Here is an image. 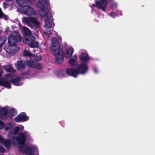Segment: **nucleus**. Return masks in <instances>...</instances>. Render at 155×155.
Returning <instances> with one entry per match:
<instances>
[{"instance_id":"7c9ffc66","label":"nucleus","mask_w":155,"mask_h":155,"mask_svg":"<svg viewBox=\"0 0 155 155\" xmlns=\"http://www.w3.org/2000/svg\"><path fill=\"white\" fill-rule=\"evenodd\" d=\"M94 72L95 73H97V72H98V69L96 68H94Z\"/></svg>"},{"instance_id":"c756f323","label":"nucleus","mask_w":155,"mask_h":155,"mask_svg":"<svg viewBox=\"0 0 155 155\" xmlns=\"http://www.w3.org/2000/svg\"><path fill=\"white\" fill-rule=\"evenodd\" d=\"M4 73L3 70L2 69H0V77Z\"/></svg>"},{"instance_id":"2f4dec72","label":"nucleus","mask_w":155,"mask_h":155,"mask_svg":"<svg viewBox=\"0 0 155 155\" xmlns=\"http://www.w3.org/2000/svg\"><path fill=\"white\" fill-rule=\"evenodd\" d=\"M9 28H8V27H7L6 28V29H5V32H8V31H9Z\"/></svg>"},{"instance_id":"bb28decb","label":"nucleus","mask_w":155,"mask_h":155,"mask_svg":"<svg viewBox=\"0 0 155 155\" xmlns=\"http://www.w3.org/2000/svg\"><path fill=\"white\" fill-rule=\"evenodd\" d=\"M5 151L4 148L2 146H0V152L3 153Z\"/></svg>"},{"instance_id":"f3484780","label":"nucleus","mask_w":155,"mask_h":155,"mask_svg":"<svg viewBox=\"0 0 155 155\" xmlns=\"http://www.w3.org/2000/svg\"><path fill=\"white\" fill-rule=\"evenodd\" d=\"M77 59V57L75 55H74L69 60L68 62L72 66H74L76 64V61Z\"/></svg>"},{"instance_id":"393cba45","label":"nucleus","mask_w":155,"mask_h":155,"mask_svg":"<svg viewBox=\"0 0 155 155\" xmlns=\"http://www.w3.org/2000/svg\"><path fill=\"white\" fill-rule=\"evenodd\" d=\"M5 124L2 121L0 120V129H2L4 128Z\"/></svg>"},{"instance_id":"423d86ee","label":"nucleus","mask_w":155,"mask_h":155,"mask_svg":"<svg viewBox=\"0 0 155 155\" xmlns=\"http://www.w3.org/2000/svg\"><path fill=\"white\" fill-rule=\"evenodd\" d=\"M88 67L84 63H81L77 67V69L73 68H70L66 70L67 74L74 78H76L79 74H84L87 71Z\"/></svg>"},{"instance_id":"58836bf2","label":"nucleus","mask_w":155,"mask_h":155,"mask_svg":"<svg viewBox=\"0 0 155 155\" xmlns=\"http://www.w3.org/2000/svg\"><path fill=\"white\" fill-rule=\"evenodd\" d=\"M12 110H13V111H15V110H14V109H13V108H12Z\"/></svg>"},{"instance_id":"2eb2a0df","label":"nucleus","mask_w":155,"mask_h":155,"mask_svg":"<svg viewBox=\"0 0 155 155\" xmlns=\"http://www.w3.org/2000/svg\"><path fill=\"white\" fill-rule=\"evenodd\" d=\"M15 65L18 70L19 71H22L25 68V62L22 61H18L15 64Z\"/></svg>"},{"instance_id":"9d476101","label":"nucleus","mask_w":155,"mask_h":155,"mask_svg":"<svg viewBox=\"0 0 155 155\" xmlns=\"http://www.w3.org/2000/svg\"><path fill=\"white\" fill-rule=\"evenodd\" d=\"M108 4L107 0H99L96 1L95 3L93 5V6L98 9H102L104 12L106 11L105 8Z\"/></svg>"},{"instance_id":"aec40b11","label":"nucleus","mask_w":155,"mask_h":155,"mask_svg":"<svg viewBox=\"0 0 155 155\" xmlns=\"http://www.w3.org/2000/svg\"><path fill=\"white\" fill-rule=\"evenodd\" d=\"M8 111V107L5 106L4 107H0V112L3 113L4 115L6 114Z\"/></svg>"},{"instance_id":"c85d7f7f","label":"nucleus","mask_w":155,"mask_h":155,"mask_svg":"<svg viewBox=\"0 0 155 155\" xmlns=\"http://www.w3.org/2000/svg\"><path fill=\"white\" fill-rule=\"evenodd\" d=\"M8 5L5 3H3V7L4 8H6L8 7Z\"/></svg>"},{"instance_id":"b1692460","label":"nucleus","mask_w":155,"mask_h":155,"mask_svg":"<svg viewBox=\"0 0 155 155\" xmlns=\"http://www.w3.org/2000/svg\"><path fill=\"white\" fill-rule=\"evenodd\" d=\"M109 15L113 18H116L117 15L114 12H111L109 14Z\"/></svg>"},{"instance_id":"473e14b6","label":"nucleus","mask_w":155,"mask_h":155,"mask_svg":"<svg viewBox=\"0 0 155 155\" xmlns=\"http://www.w3.org/2000/svg\"><path fill=\"white\" fill-rule=\"evenodd\" d=\"M39 69L41 68H43V65L41 64H40V63H39Z\"/></svg>"},{"instance_id":"a878e982","label":"nucleus","mask_w":155,"mask_h":155,"mask_svg":"<svg viewBox=\"0 0 155 155\" xmlns=\"http://www.w3.org/2000/svg\"><path fill=\"white\" fill-rule=\"evenodd\" d=\"M117 5V4L116 3H113L111 5V7L112 8H114L116 7Z\"/></svg>"},{"instance_id":"5701e85b","label":"nucleus","mask_w":155,"mask_h":155,"mask_svg":"<svg viewBox=\"0 0 155 155\" xmlns=\"http://www.w3.org/2000/svg\"><path fill=\"white\" fill-rule=\"evenodd\" d=\"M0 18H3L5 19H6L7 18V16L4 14L2 10L0 8Z\"/></svg>"},{"instance_id":"4c0bfd02","label":"nucleus","mask_w":155,"mask_h":155,"mask_svg":"<svg viewBox=\"0 0 155 155\" xmlns=\"http://www.w3.org/2000/svg\"><path fill=\"white\" fill-rule=\"evenodd\" d=\"M2 48L0 47V51L1 50Z\"/></svg>"},{"instance_id":"e433bc0d","label":"nucleus","mask_w":155,"mask_h":155,"mask_svg":"<svg viewBox=\"0 0 155 155\" xmlns=\"http://www.w3.org/2000/svg\"><path fill=\"white\" fill-rule=\"evenodd\" d=\"M14 113H15V114H16V112H15V111H14Z\"/></svg>"},{"instance_id":"cd10ccee","label":"nucleus","mask_w":155,"mask_h":155,"mask_svg":"<svg viewBox=\"0 0 155 155\" xmlns=\"http://www.w3.org/2000/svg\"><path fill=\"white\" fill-rule=\"evenodd\" d=\"M18 127V129L19 131H22L24 129V127L22 125H19V126H17Z\"/></svg>"},{"instance_id":"f257e3e1","label":"nucleus","mask_w":155,"mask_h":155,"mask_svg":"<svg viewBox=\"0 0 155 155\" xmlns=\"http://www.w3.org/2000/svg\"><path fill=\"white\" fill-rule=\"evenodd\" d=\"M30 138L29 134L27 132L20 133L19 134V138L16 137H12L11 141L9 140H5L0 135V142L3 143L7 147H9L12 143L15 145L20 144L19 149L20 151L25 153L28 155L33 154V153L38 150V148L35 147H27L25 144V140Z\"/></svg>"},{"instance_id":"9b49d317","label":"nucleus","mask_w":155,"mask_h":155,"mask_svg":"<svg viewBox=\"0 0 155 155\" xmlns=\"http://www.w3.org/2000/svg\"><path fill=\"white\" fill-rule=\"evenodd\" d=\"M4 49L6 52L10 54L13 55L19 49L16 46L8 45L5 47Z\"/></svg>"},{"instance_id":"c9c22d12","label":"nucleus","mask_w":155,"mask_h":155,"mask_svg":"<svg viewBox=\"0 0 155 155\" xmlns=\"http://www.w3.org/2000/svg\"><path fill=\"white\" fill-rule=\"evenodd\" d=\"M0 117L3 118V116H2L0 114Z\"/></svg>"},{"instance_id":"0eeeda50","label":"nucleus","mask_w":155,"mask_h":155,"mask_svg":"<svg viewBox=\"0 0 155 155\" xmlns=\"http://www.w3.org/2000/svg\"><path fill=\"white\" fill-rule=\"evenodd\" d=\"M23 54L26 56L32 57L34 61L30 60L27 61V64L29 66L35 68H38V56L35 54H31L28 50H25L24 51Z\"/></svg>"},{"instance_id":"1a4fd4ad","label":"nucleus","mask_w":155,"mask_h":155,"mask_svg":"<svg viewBox=\"0 0 155 155\" xmlns=\"http://www.w3.org/2000/svg\"><path fill=\"white\" fill-rule=\"evenodd\" d=\"M22 21L24 23H26L32 28L37 27L39 25L38 19L34 17L23 18Z\"/></svg>"},{"instance_id":"f03ea898","label":"nucleus","mask_w":155,"mask_h":155,"mask_svg":"<svg viewBox=\"0 0 155 155\" xmlns=\"http://www.w3.org/2000/svg\"><path fill=\"white\" fill-rule=\"evenodd\" d=\"M50 7L48 0H39V15L45 17L44 27L46 29L50 28L53 25H54L53 16L48 15Z\"/></svg>"},{"instance_id":"39448f33","label":"nucleus","mask_w":155,"mask_h":155,"mask_svg":"<svg viewBox=\"0 0 155 155\" xmlns=\"http://www.w3.org/2000/svg\"><path fill=\"white\" fill-rule=\"evenodd\" d=\"M13 75L11 74H5L3 78L0 79V86H3L7 88H10L11 87L10 81L14 85L19 86L22 84V83L20 81L21 78H17L15 79H11Z\"/></svg>"},{"instance_id":"72a5a7b5","label":"nucleus","mask_w":155,"mask_h":155,"mask_svg":"<svg viewBox=\"0 0 155 155\" xmlns=\"http://www.w3.org/2000/svg\"><path fill=\"white\" fill-rule=\"evenodd\" d=\"M39 60L42 59V57L39 56Z\"/></svg>"},{"instance_id":"6ab92c4d","label":"nucleus","mask_w":155,"mask_h":155,"mask_svg":"<svg viewBox=\"0 0 155 155\" xmlns=\"http://www.w3.org/2000/svg\"><path fill=\"white\" fill-rule=\"evenodd\" d=\"M19 131V130L18 127L17 126L15 127V128H14V129L13 128V130H12V137H12H12H16L17 138V137H13V136L14 135H15L17 134V133H18ZM20 134V133H19V134ZM10 135H11V134H10ZM17 138H19V135H18V137H17Z\"/></svg>"},{"instance_id":"4468645a","label":"nucleus","mask_w":155,"mask_h":155,"mask_svg":"<svg viewBox=\"0 0 155 155\" xmlns=\"http://www.w3.org/2000/svg\"><path fill=\"white\" fill-rule=\"evenodd\" d=\"M4 128L6 131H8V137H12V131L13 130V125L11 123H9L8 124H5Z\"/></svg>"},{"instance_id":"6e6552de","label":"nucleus","mask_w":155,"mask_h":155,"mask_svg":"<svg viewBox=\"0 0 155 155\" xmlns=\"http://www.w3.org/2000/svg\"><path fill=\"white\" fill-rule=\"evenodd\" d=\"M21 39V35L18 32L10 35L8 37V43L10 45L16 46L17 43L20 41Z\"/></svg>"},{"instance_id":"7ed1b4c3","label":"nucleus","mask_w":155,"mask_h":155,"mask_svg":"<svg viewBox=\"0 0 155 155\" xmlns=\"http://www.w3.org/2000/svg\"><path fill=\"white\" fill-rule=\"evenodd\" d=\"M62 40L61 38L59 35H57L56 38H52L50 47L51 52L54 56L56 62L59 64L61 63L63 61V50L60 45Z\"/></svg>"},{"instance_id":"a211bd4d","label":"nucleus","mask_w":155,"mask_h":155,"mask_svg":"<svg viewBox=\"0 0 155 155\" xmlns=\"http://www.w3.org/2000/svg\"><path fill=\"white\" fill-rule=\"evenodd\" d=\"M3 68L7 72H14L15 71V70L10 65L4 66Z\"/></svg>"},{"instance_id":"ddd939ff","label":"nucleus","mask_w":155,"mask_h":155,"mask_svg":"<svg viewBox=\"0 0 155 155\" xmlns=\"http://www.w3.org/2000/svg\"><path fill=\"white\" fill-rule=\"evenodd\" d=\"M28 117L25 113H21L15 118V120L17 122H24L28 120Z\"/></svg>"},{"instance_id":"ea45409f","label":"nucleus","mask_w":155,"mask_h":155,"mask_svg":"<svg viewBox=\"0 0 155 155\" xmlns=\"http://www.w3.org/2000/svg\"><path fill=\"white\" fill-rule=\"evenodd\" d=\"M0 155H3L2 154H0Z\"/></svg>"},{"instance_id":"4be33fe9","label":"nucleus","mask_w":155,"mask_h":155,"mask_svg":"<svg viewBox=\"0 0 155 155\" xmlns=\"http://www.w3.org/2000/svg\"><path fill=\"white\" fill-rule=\"evenodd\" d=\"M44 34L45 35L48 37L51 35V31L49 30H45L44 31Z\"/></svg>"},{"instance_id":"f704fd0d","label":"nucleus","mask_w":155,"mask_h":155,"mask_svg":"<svg viewBox=\"0 0 155 155\" xmlns=\"http://www.w3.org/2000/svg\"><path fill=\"white\" fill-rule=\"evenodd\" d=\"M33 51L34 52H35L36 50L34 49L33 50Z\"/></svg>"},{"instance_id":"f8f14e48","label":"nucleus","mask_w":155,"mask_h":155,"mask_svg":"<svg viewBox=\"0 0 155 155\" xmlns=\"http://www.w3.org/2000/svg\"><path fill=\"white\" fill-rule=\"evenodd\" d=\"M74 51V49L71 47L68 46L65 48L64 55L66 58H70L72 55Z\"/></svg>"},{"instance_id":"dca6fc26","label":"nucleus","mask_w":155,"mask_h":155,"mask_svg":"<svg viewBox=\"0 0 155 155\" xmlns=\"http://www.w3.org/2000/svg\"><path fill=\"white\" fill-rule=\"evenodd\" d=\"M80 59L83 61L87 62L90 60V58L86 52L82 53L79 56Z\"/></svg>"},{"instance_id":"412c9836","label":"nucleus","mask_w":155,"mask_h":155,"mask_svg":"<svg viewBox=\"0 0 155 155\" xmlns=\"http://www.w3.org/2000/svg\"><path fill=\"white\" fill-rule=\"evenodd\" d=\"M7 38L5 36L0 37V47L2 48V46L5 43Z\"/></svg>"},{"instance_id":"20e7f679","label":"nucleus","mask_w":155,"mask_h":155,"mask_svg":"<svg viewBox=\"0 0 155 155\" xmlns=\"http://www.w3.org/2000/svg\"><path fill=\"white\" fill-rule=\"evenodd\" d=\"M21 28L24 36L23 39L24 43L31 48H37L38 45V41L34 37L29 36L31 34L30 30L25 27L21 26Z\"/></svg>"}]
</instances>
